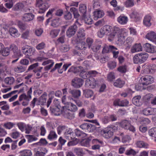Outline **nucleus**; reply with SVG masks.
<instances>
[{"label": "nucleus", "instance_id": "nucleus-15", "mask_svg": "<svg viewBox=\"0 0 156 156\" xmlns=\"http://www.w3.org/2000/svg\"><path fill=\"white\" fill-rule=\"evenodd\" d=\"M113 104L115 106H126L129 105V102L126 100L120 101L119 99H117L114 101Z\"/></svg>", "mask_w": 156, "mask_h": 156}, {"label": "nucleus", "instance_id": "nucleus-34", "mask_svg": "<svg viewBox=\"0 0 156 156\" xmlns=\"http://www.w3.org/2000/svg\"><path fill=\"white\" fill-rule=\"evenodd\" d=\"M69 92L75 98H77L81 95L80 91L78 90H71L69 91Z\"/></svg>", "mask_w": 156, "mask_h": 156}, {"label": "nucleus", "instance_id": "nucleus-48", "mask_svg": "<svg viewBox=\"0 0 156 156\" xmlns=\"http://www.w3.org/2000/svg\"><path fill=\"white\" fill-rule=\"evenodd\" d=\"M24 7L23 4L22 3H18L14 5L13 9L15 10H18L22 9Z\"/></svg>", "mask_w": 156, "mask_h": 156}, {"label": "nucleus", "instance_id": "nucleus-17", "mask_svg": "<svg viewBox=\"0 0 156 156\" xmlns=\"http://www.w3.org/2000/svg\"><path fill=\"white\" fill-rule=\"evenodd\" d=\"M83 28H80L77 33L78 40V41H83L85 39V34Z\"/></svg>", "mask_w": 156, "mask_h": 156}, {"label": "nucleus", "instance_id": "nucleus-42", "mask_svg": "<svg viewBox=\"0 0 156 156\" xmlns=\"http://www.w3.org/2000/svg\"><path fill=\"white\" fill-rule=\"evenodd\" d=\"M4 81L5 83L6 84L11 85L14 83L15 80L13 77H9L6 78Z\"/></svg>", "mask_w": 156, "mask_h": 156}, {"label": "nucleus", "instance_id": "nucleus-14", "mask_svg": "<svg viewBox=\"0 0 156 156\" xmlns=\"http://www.w3.org/2000/svg\"><path fill=\"white\" fill-rule=\"evenodd\" d=\"M144 46L146 51L152 53L156 52V47L148 43L145 44Z\"/></svg>", "mask_w": 156, "mask_h": 156}, {"label": "nucleus", "instance_id": "nucleus-9", "mask_svg": "<svg viewBox=\"0 0 156 156\" xmlns=\"http://www.w3.org/2000/svg\"><path fill=\"white\" fill-rule=\"evenodd\" d=\"M143 73L145 74L153 73L156 70L155 65L153 64H147L142 66Z\"/></svg>", "mask_w": 156, "mask_h": 156}, {"label": "nucleus", "instance_id": "nucleus-50", "mask_svg": "<svg viewBox=\"0 0 156 156\" xmlns=\"http://www.w3.org/2000/svg\"><path fill=\"white\" fill-rule=\"evenodd\" d=\"M73 99L72 98H71L69 97H68V98H67L66 97V95H63V96L62 97V103H63L65 105L66 104L69 103L68 102V101H70L71 100Z\"/></svg>", "mask_w": 156, "mask_h": 156}, {"label": "nucleus", "instance_id": "nucleus-16", "mask_svg": "<svg viewBox=\"0 0 156 156\" xmlns=\"http://www.w3.org/2000/svg\"><path fill=\"white\" fill-rule=\"evenodd\" d=\"M104 13L101 10H97L93 12V18L95 20H97L98 19L101 18L104 16Z\"/></svg>", "mask_w": 156, "mask_h": 156}, {"label": "nucleus", "instance_id": "nucleus-10", "mask_svg": "<svg viewBox=\"0 0 156 156\" xmlns=\"http://www.w3.org/2000/svg\"><path fill=\"white\" fill-rule=\"evenodd\" d=\"M35 50L34 48L28 46L23 47L22 48L23 52L28 58L34 54Z\"/></svg>", "mask_w": 156, "mask_h": 156}, {"label": "nucleus", "instance_id": "nucleus-6", "mask_svg": "<svg viewBox=\"0 0 156 156\" xmlns=\"http://www.w3.org/2000/svg\"><path fill=\"white\" fill-rule=\"evenodd\" d=\"M117 129V127L113 125L108 126L104 130L101 129V134L106 138H109L111 137L113 135V132Z\"/></svg>", "mask_w": 156, "mask_h": 156}, {"label": "nucleus", "instance_id": "nucleus-55", "mask_svg": "<svg viewBox=\"0 0 156 156\" xmlns=\"http://www.w3.org/2000/svg\"><path fill=\"white\" fill-rule=\"evenodd\" d=\"M18 91L17 90H15L12 91L9 93L3 95L2 97L4 99L8 98L10 97L12 94H15Z\"/></svg>", "mask_w": 156, "mask_h": 156}, {"label": "nucleus", "instance_id": "nucleus-18", "mask_svg": "<svg viewBox=\"0 0 156 156\" xmlns=\"http://www.w3.org/2000/svg\"><path fill=\"white\" fill-rule=\"evenodd\" d=\"M94 130L98 132L99 134L101 132V129L99 126L96 127L95 125L88 123L87 131L92 132Z\"/></svg>", "mask_w": 156, "mask_h": 156}, {"label": "nucleus", "instance_id": "nucleus-8", "mask_svg": "<svg viewBox=\"0 0 156 156\" xmlns=\"http://www.w3.org/2000/svg\"><path fill=\"white\" fill-rule=\"evenodd\" d=\"M25 12H27L24 14L22 17V20L24 22H28L33 20L34 18V16L32 14L33 9L32 7L26 8Z\"/></svg>", "mask_w": 156, "mask_h": 156}, {"label": "nucleus", "instance_id": "nucleus-22", "mask_svg": "<svg viewBox=\"0 0 156 156\" xmlns=\"http://www.w3.org/2000/svg\"><path fill=\"white\" fill-rule=\"evenodd\" d=\"M9 32L11 36L15 37H17L20 35V34L18 32V30L16 28L13 27L10 28Z\"/></svg>", "mask_w": 156, "mask_h": 156}, {"label": "nucleus", "instance_id": "nucleus-32", "mask_svg": "<svg viewBox=\"0 0 156 156\" xmlns=\"http://www.w3.org/2000/svg\"><path fill=\"white\" fill-rule=\"evenodd\" d=\"M90 139L89 138H85L82 140L80 142L81 145L83 146L88 147H90Z\"/></svg>", "mask_w": 156, "mask_h": 156}, {"label": "nucleus", "instance_id": "nucleus-7", "mask_svg": "<svg viewBox=\"0 0 156 156\" xmlns=\"http://www.w3.org/2000/svg\"><path fill=\"white\" fill-rule=\"evenodd\" d=\"M148 57V54L145 52H140L135 55L133 60L134 63H142L145 61Z\"/></svg>", "mask_w": 156, "mask_h": 156}, {"label": "nucleus", "instance_id": "nucleus-26", "mask_svg": "<svg viewBox=\"0 0 156 156\" xmlns=\"http://www.w3.org/2000/svg\"><path fill=\"white\" fill-rule=\"evenodd\" d=\"M141 97L140 96H137L135 97L133 99V103L135 105L140 106L142 105V103L140 101Z\"/></svg>", "mask_w": 156, "mask_h": 156}, {"label": "nucleus", "instance_id": "nucleus-27", "mask_svg": "<svg viewBox=\"0 0 156 156\" xmlns=\"http://www.w3.org/2000/svg\"><path fill=\"white\" fill-rule=\"evenodd\" d=\"M117 49V48L114 47L113 46H109L105 45L103 48L102 51V53L103 54L105 53H107L109 51H111L112 50Z\"/></svg>", "mask_w": 156, "mask_h": 156}, {"label": "nucleus", "instance_id": "nucleus-47", "mask_svg": "<svg viewBox=\"0 0 156 156\" xmlns=\"http://www.w3.org/2000/svg\"><path fill=\"white\" fill-rule=\"evenodd\" d=\"M115 79L114 73L110 72L107 76V80L109 81L112 82Z\"/></svg>", "mask_w": 156, "mask_h": 156}, {"label": "nucleus", "instance_id": "nucleus-35", "mask_svg": "<svg viewBox=\"0 0 156 156\" xmlns=\"http://www.w3.org/2000/svg\"><path fill=\"white\" fill-rule=\"evenodd\" d=\"M20 153V156H31L32 155L31 151L29 150H25L21 151Z\"/></svg>", "mask_w": 156, "mask_h": 156}, {"label": "nucleus", "instance_id": "nucleus-4", "mask_svg": "<svg viewBox=\"0 0 156 156\" xmlns=\"http://www.w3.org/2000/svg\"><path fill=\"white\" fill-rule=\"evenodd\" d=\"M142 83L139 85H136L135 88L137 90H142L146 89V86L152 83L154 81L153 78L148 75L142 76L141 78Z\"/></svg>", "mask_w": 156, "mask_h": 156}, {"label": "nucleus", "instance_id": "nucleus-64", "mask_svg": "<svg viewBox=\"0 0 156 156\" xmlns=\"http://www.w3.org/2000/svg\"><path fill=\"white\" fill-rule=\"evenodd\" d=\"M28 142H31L34 141H36L37 138L33 135H28Z\"/></svg>", "mask_w": 156, "mask_h": 156}, {"label": "nucleus", "instance_id": "nucleus-38", "mask_svg": "<svg viewBox=\"0 0 156 156\" xmlns=\"http://www.w3.org/2000/svg\"><path fill=\"white\" fill-rule=\"evenodd\" d=\"M137 153V152L134 149L129 148L126 150L125 154L127 156H134Z\"/></svg>", "mask_w": 156, "mask_h": 156}, {"label": "nucleus", "instance_id": "nucleus-39", "mask_svg": "<svg viewBox=\"0 0 156 156\" xmlns=\"http://www.w3.org/2000/svg\"><path fill=\"white\" fill-rule=\"evenodd\" d=\"M25 68L22 66H16L14 69V71L17 73H21L23 72L25 70Z\"/></svg>", "mask_w": 156, "mask_h": 156}, {"label": "nucleus", "instance_id": "nucleus-52", "mask_svg": "<svg viewBox=\"0 0 156 156\" xmlns=\"http://www.w3.org/2000/svg\"><path fill=\"white\" fill-rule=\"evenodd\" d=\"M70 11L71 12H73L74 18H77L79 16V14L78 13V10L75 8L74 7L71 8Z\"/></svg>", "mask_w": 156, "mask_h": 156}, {"label": "nucleus", "instance_id": "nucleus-29", "mask_svg": "<svg viewBox=\"0 0 156 156\" xmlns=\"http://www.w3.org/2000/svg\"><path fill=\"white\" fill-rule=\"evenodd\" d=\"M125 83V82L124 81L120 79H118L114 82V85L116 87L121 88L123 86Z\"/></svg>", "mask_w": 156, "mask_h": 156}, {"label": "nucleus", "instance_id": "nucleus-13", "mask_svg": "<svg viewBox=\"0 0 156 156\" xmlns=\"http://www.w3.org/2000/svg\"><path fill=\"white\" fill-rule=\"evenodd\" d=\"M83 83V80L81 78H76L72 81V85L75 87H80Z\"/></svg>", "mask_w": 156, "mask_h": 156}, {"label": "nucleus", "instance_id": "nucleus-36", "mask_svg": "<svg viewBox=\"0 0 156 156\" xmlns=\"http://www.w3.org/2000/svg\"><path fill=\"white\" fill-rule=\"evenodd\" d=\"M84 95L87 98H90L94 94L93 91L90 90H83Z\"/></svg>", "mask_w": 156, "mask_h": 156}, {"label": "nucleus", "instance_id": "nucleus-21", "mask_svg": "<svg viewBox=\"0 0 156 156\" xmlns=\"http://www.w3.org/2000/svg\"><path fill=\"white\" fill-rule=\"evenodd\" d=\"M54 64V62L51 60H49L47 61H44L42 65L43 66H45L48 64V65L46 66L44 68L45 70H48L50 68L53 66Z\"/></svg>", "mask_w": 156, "mask_h": 156}, {"label": "nucleus", "instance_id": "nucleus-62", "mask_svg": "<svg viewBox=\"0 0 156 156\" xmlns=\"http://www.w3.org/2000/svg\"><path fill=\"white\" fill-rule=\"evenodd\" d=\"M45 47V44L44 42H42L36 46V48L37 50H41L44 49Z\"/></svg>", "mask_w": 156, "mask_h": 156}, {"label": "nucleus", "instance_id": "nucleus-53", "mask_svg": "<svg viewBox=\"0 0 156 156\" xmlns=\"http://www.w3.org/2000/svg\"><path fill=\"white\" fill-rule=\"evenodd\" d=\"M85 15L83 16V18L84 19V22L85 23L88 24H91L93 22V20L90 17L85 16Z\"/></svg>", "mask_w": 156, "mask_h": 156}, {"label": "nucleus", "instance_id": "nucleus-56", "mask_svg": "<svg viewBox=\"0 0 156 156\" xmlns=\"http://www.w3.org/2000/svg\"><path fill=\"white\" fill-rule=\"evenodd\" d=\"M18 25L19 28L22 30H25L27 27L26 25L20 21H18Z\"/></svg>", "mask_w": 156, "mask_h": 156}, {"label": "nucleus", "instance_id": "nucleus-61", "mask_svg": "<svg viewBox=\"0 0 156 156\" xmlns=\"http://www.w3.org/2000/svg\"><path fill=\"white\" fill-rule=\"evenodd\" d=\"M130 17L134 20L137 18L138 16V13L136 11H132L131 13L129 14Z\"/></svg>", "mask_w": 156, "mask_h": 156}, {"label": "nucleus", "instance_id": "nucleus-33", "mask_svg": "<svg viewBox=\"0 0 156 156\" xmlns=\"http://www.w3.org/2000/svg\"><path fill=\"white\" fill-rule=\"evenodd\" d=\"M57 137V135L55 132L53 130H51L48 136V138L49 140L56 139Z\"/></svg>", "mask_w": 156, "mask_h": 156}, {"label": "nucleus", "instance_id": "nucleus-2", "mask_svg": "<svg viewBox=\"0 0 156 156\" xmlns=\"http://www.w3.org/2000/svg\"><path fill=\"white\" fill-rule=\"evenodd\" d=\"M81 71L80 76L83 79H87L85 81V87L92 88H95L98 84V82L92 77H95L98 75V73L94 70L89 71L87 72H83L82 69Z\"/></svg>", "mask_w": 156, "mask_h": 156}, {"label": "nucleus", "instance_id": "nucleus-45", "mask_svg": "<svg viewBox=\"0 0 156 156\" xmlns=\"http://www.w3.org/2000/svg\"><path fill=\"white\" fill-rule=\"evenodd\" d=\"M15 125V123L11 122L5 123L4 124V127L6 129H12Z\"/></svg>", "mask_w": 156, "mask_h": 156}, {"label": "nucleus", "instance_id": "nucleus-44", "mask_svg": "<svg viewBox=\"0 0 156 156\" xmlns=\"http://www.w3.org/2000/svg\"><path fill=\"white\" fill-rule=\"evenodd\" d=\"M87 45L83 41H79L77 47L79 49H84L87 47Z\"/></svg>", "mask_w": 156, "mask_h": 156}, {"label": "nucleus", "instance_id": "nucleus-19", "mask_svg": "<svg viewBox=\"0 0 156 156\" xmlns=\"http://www.w3.org/2000/svg\"><path fill=\"white\" fill-rule=\"evenodd\" d=\"M142 47L140 43L136 44L133 46L131 49L132 53L140 51H142Z\"/></svg>", "mask_w": 156, "mask_h": 156}, {"label": "nucleus", "instance_id": "nucleus-54", "mask_svg": "<svg viewBox=\"0 0 156 156\" xmlns=\"http://www.w3.org/2000/svg\"><path fill=\"white\" fill-rule=\"evenodd\" d=\"M153 95L151 94H149L145 95L143 98V100L145 102H148L152 98Z\"/></svg>", "mask_w": 156, "mask_h": 156}, {"label": "nucleus", "instance_id": "nucleus-28", "mask_svg": "<svg viewBox=\"0 0 156 156\" xmlns=\"http://www.w3.org/2000/svg\"><path fill=\"white\" fill-rule=\"evenodd\" d=\"M98 36L100 38L102 37L105 35H106L105 25L103 26L97 33Z\"/></svg>", "mask_w": 156, "mask_h": 156}, {"label": "nucleus", "instance_id": "nucleus-63", "mask_svg": "<svg viewBox=\"0 0 156 156\" xmlns=\"http://www.w3.org/2000/svg\"><path fill=\"white\" fill-rule=\"evenodd\" d=\"M116 66V62H110L108 64V67L111 69L114 68Z\"/></svg>", "mask_w": 156, "mask_h": 156}, {"label": "nucleus", "instance_id": "nucleus-57", "mask_svg": "<svg viewBox=\"0 0 156 156\" xmlns=\"http://www.w3.org/2000/svg\"><path fill=\"white\" fill-rule=\"evenodd\" d=\"M124 5L127 7L133 6L134 5V2L133 0H127L124 3Z\"/></svg>", "mask_w": 156, "mask_h": 156}, {"label": "nucleus", "instance_id": "nucleus-11", "mask_svg": "<svg viewBox=\"0 0 156 156\" xmlns=\"http://www.w3.org/2000/svg\"><path fill=\"white\" fill-rule=\"evenodd\" d=\"M146 38L156 44V33L153 31L148 32L146 35Z\"/></svg>", "mask_w": 156, "mask_h": 156}, {"label": "nucleus", "instance_id": "nucleus-49", "mask_svg": "<svg viewBox=\"0 0 156 156\" xmlns=\"http://www.w3.org/2000/svg\"><path fill=\"white\" fill-rule=\"evenodd\" d=\"M10 50L8 48H4V49L0 52V54L3 56L8 55L9 53Z\"/></svg>", "mask_w": 156, "mask_h": 156}, {"label": "nucleus", "instance_id": "nucleus-41", "mask_svg": "<svg viewBox=\"0 0 156 156\" xmlns=\"http://www.w3.org/2000/svg\"><path fill=\"white\" fill-rule=\"evenodd\" d=\"M148 133L150 136L155 138L156 139V128L154 127L150 129L148 132Z\"/></svg>", "mask_w": 156, "mask_h": 156}, {"label": "nucleus", "instance_id": "nucleus-60", "mask_svg": "<svg viewBox=\"0 0 156 156\" xmlns=\"http://www.w3.org/2000/svg\"><path fill=\"white\" fill-rule=\"evenodd\" d=\"M29 99H30V98L24 94L20 95L19 98V100L20 101H21L23 100L25 101Z\"/></svg>", "mask_w": 156, "mask_h": 156}, {"label": "nucleus", "instance_id": "nucleus-25", "mask_svg": "<svg viewBox=\"0 0 156 156\" xmlns=\"http://www.w3.org/2000/svg\"><path fill=\"white\" fill-rule=\"evenodd\" d=\"M86 150H87L85 148L77 147L74 149V151L77 155L81 156L84 153Z\"/></svg>", "mask_w": 156, "mask_h": 156}, {"label": "nucleus", "instance_id": "nucleus-3", "mask_svg": "<svg viewBox=\"0 0 156 156\" xmlns=\"http://www.w3.org/2000/svg\"><path fill=\"white\" fill-rule=\"evenodd\" d=\"M77 109L76 106L71 103H68L66 104L64 106H63V111L62 112L64 114V116L67 119H72L74 117L73 115L70 111H75Z\"/></svg>", "mask_w": 156, "mask_h": 156}, {"label": "nucleus", "instance_id": "nucleus-31", "mask_svg": "<svg viewBox=\"0 0 156 156\" xmlns=\"http://www.w3.org/2000/svg\"><path fill=\"white\" fill-rule=\"evenodd\" d=\"M14 56L17 58L15 60H13L12 61V63H13L16 62L19 59L20 57H21L23 56L21 54L20 51V50L18 49L17 50H16L14 53Z\"/></svg>", "mask_w": 156, "mask_h": 156}, {"label": "nucleus", "instance_id": "nucleus-43", "mask_svg": "<svg viewBox=\"0 0 156 156\" xmlns=\"http://www.w3.org/2000/svg\"><path fill=\"white\" fill-rule=\"evenodd\" d=\"M139 122L142 124L147 125L150 123L151 122L150 120L147 118H140L139 119Z\"/></svg>", "mask_w": 156, "mask_h": 156}, {"label": "nucleus", "instance_id": "nucleus-24", "mask_svg": "<svg viewBox=\"0 0 156 156\" xmlns=\"http://www.w3.org/2000/svg\"><path fill=\"white\" fill-rule=\"evenodd\" d=\"M151 17L150 16L147 15L145 16L143 20L144 24L146 26H150L151 24Z\"/></svg>", "mask_w": 156, "mask_h": 156}, {"label": "nucleus", "instance_id": "nucleus-30", "mask_svg": "<svg viewBox=\"0 0 156 156\" xmlns=\"http://www.w3.org/2000/svg\"><path fill=\"white\" fill-rule=\"evenodd\" d=\"M6 3L5 4V5L8 9H10L13 5L15 2V0H3Z\"/></svg>", "mask_w": 156, "mask_h": 156}, {"label": "nucleus", "instance_id": "nucleus-51", "mask_svg": "<svg viewBox=\"0 0 156 156\" xmlns=\"http://www.w3.org/2000/svg\"><path fill=\"white\" fill-rule=\"evenodd\" d=\"M59 32V30L58 29L52 30L50 32V35L52 37H55L57 36Z\"/></svg>", "mask_w": 156, "mask_h": 156}, {"label": "nucleus", "instance_id": "nucleus-59", "mask_svg": "<svg viewBox=\"0 0 156 156\" xmlns=\"http://www.w3.org/2000/svg\"><path fill=\"white\" fill-rule=\"evenodd\" d=\"M17 125L19 129L22 132L24 131L26 125L23 122H19L17 123Z\"/></svg>", "mask_w": 156, "mask_h": 156}, {"label": "nucleus", "instance_id": "nucleus-12", "mask_svg": "<svg viewBox=\"0 0 156 156\" xmlns=\"http://www.w3.org/2000/svg\"><path fill=\"white\" fill-rule=\"evenodd\" d=\"M51 111L55 115L58 116L61 114L64 116V114L62 113L63 111V107H61L60 106H57L54 108H51Z\"/></svg>", "mask_w": 156, "mask_h": 156}, {"label": "nucleus", "instance_id": "nucleus-37", "mask_svg": "<svg viewBox=\"0 0 156 156\" xmlns=\"http://www.w3.org/2000/svg\"><path fill=\"white\" fill-rule=\"evenodd\" d=\"M128 35V32L127 31V35L125 37V41L124 42V43L122 44H120L118 41V43L119 45H122L123 44H126L128 45H129L130 44H131V43L133 42V38L130 37H128L126 40H125V37H126Z\"/></svg>", "mask_w": 156, "mask_h": 156}, {"label": "nucleus", "instance_id": "nucleus-20", "mask_svg": "<svg viewBox=\"0 0 156 156\" xmlns=\"http://www.w3.org/2000/svg\"><path fill=\"white\" fill-rule=\"evenodd\" d=\"M117 21L121 25H125L126 24L128 21V17L124 15H121L117 18Z\"/></svg>", "mask_w": 156, "mask_h": 156}, {"label": "nucleus", "instance_id": "nucleus-58", "mask_svg": "<svg viewBox=\"0 0 156 156\" xmlns=\"http://www.w3.org/2000/svg\"><path fill=\"white\" fill-rule=\"evenodd\" d=\"M20 135V133L17 131H15L12 132L10 134V136L12 138L16 139L19 137Z\"/></svg>", "mask_w": 156, "mask_h": 156}, {"label": "nucleus", "instance_id": "nucleus-46", "mask_svg": "<svg viewBox=\"0 0 156 156\" xmlns=\"http://www.w3.org/2000/svg\"><path fill=\"white\" fill-rule=\"evenodd\" d=\"M142 113L143 115L146 116L151 115V108L147 107L144 108L142 110Z\"/></svg>", "mask_w": 156, "mask_h": 156}, {"label": "nucleus", "instance_id": "nucleus-40", "mask_svg": "<svg viewBox=\"0 0 156 156\" xmlns=\"http://www.w3.org/2000/svg\"><path fill=\"white\" fill-rule=\"evenodd\" d=\"M79 11L83 14V16L85 15L87 11V7L84 4H80V5Z\"/></svg>", "mask_w": 156, "mask_h": 156}, {"label": "nucleus", "instance_id": "nucleus-1", "mask_svg": "<svg viewBox=\"0 0 156 156\" xmlns=\"http://www.w3.org/2000/svg\"><path fill=\"white\" fill-rule=\"evenodd\" d=\"M106 35L108 36L109 41H111L117 38L120 44H122L125 41V37L127 35V30L125 28L120 29L119 27L106 25Z\"/></svg>", "mask_w": 156, "mask_h": 156}, {"label": "nucleus", "instance_id": "nucleus-5", "mask_svg": "<svg viewBox=\"0 0 156 156\" xmlns=\"http://www.w3.org/2000/svg\"><path fill=\"white\" fill-rule=\"evenodd\" d=\"M80 21V19H77L73 25L69 27L66 31V35L68 37H70L74 35L78 27L82 25Z\"/></svg>", "mask_w": 156, "mask_h": 156}, {"label": "nucleus", "instance_id": "nucleus-23", "mask_svg": "<svg viewBox=\"0 0 156 156\" xmlns=\"http://www.w3.org/2000/svg\"><path fill=\"white\" fill-rule=\"evenodd\" d=\"M136 145L137 147L140 148H143L145 149L149 148V145L142 141H139L136 143Z\"/></svg>", "mask_w": 156, "mask_h": 156}]
</instances>
